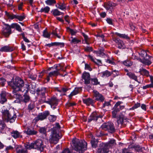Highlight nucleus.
I'll return each mask as SVG.
<instances>
[{"label": "nucleus", "instance_id": "nucleus-32", "mask_svg": "<svg viewBox=\"0 0 153 153\" xmlns=\"http://www.w3.org/2000/svg\"><path fill=\"white\" fill-rule=\"evenodd\" d=\"M53 67L56 69V70L50 72L49 74V76H57L59 74L58 71L59 70L57 69V66L54 65Z\"/></svg>", "mask_w": 153, "mask_h": 153}, {"label": "nucleus", "instance_id": "nucleus-18", "mask_svg": "<svg viewBox=\"0 0 153 153\" xmlns=\"http://www.w3.org/2000/svg\"><path fill=\"white\" fill-rule=\"evenodd\" d=\"M38 91L39 94L41 95L42 100L43 102L44 100H46V96L45 93L47 92L46 88L43 87L41 88L40 89L38 90Z\"/></svg>", "mask_w": 153, "mask_h": 153}, {"label": "nucleus", "instance_id": "nucleus-48", "mask_svg": "<svg viewBox=\"0 0 153 153\" xmlns=\"http://www.w3.org/2000/svg\"><path fill=\"white\" fill-rule=\"evenodd\" d=\"M91 143L93 147L96 148L98 142L97 140H93L91 141Z\"/></svg>", "mask_w": 153, "mask_h": 153}, {"label": "nucleus", "instance_id": "nucleus-53", "mask_svg": "<svg viewBox=\"0 0 153 153\" xmlns=\"http://www.w3.org/2000/svg\"><path fill=\"white\" fill-rule=\"evenodd\" d=\"M8 2L5 1V3L7 4L8 7H11L13 6V0H8Z\"/></svg>", "mask_w": 153, "mask_h": 153}, {"label": "nucleus", "instance_id": "nucleus-64", "mask_svg": "<svg viewBox=\"0 0 153 153\" xmlns=\"http://www.w3.org/2000/svg\"><path fill=\"white\" fill-rule=\"evenodd\" d=\"M151 83L149 84L151 88H153V76H150Z\"/></svg>", "mask_w": 153, "mask_h": 153}, {"label": "nucleus", "instance_id": "nucleus-41", "mask_svg": "<svg viewBox=\"0 0 153 153\" xmlns=\"http://www.w3.org/2000/svg\"><path fill=\"white\" fill-rule=\"evenodd\" d=\"M60 128L59 124L58 123H56L55 124V126L52 129V131H54L58 133L59 130Z\"/></svg>", "mask_w": 153, "mask_h": 153}, {"label": "nucleus", "instance_id": "nucleus-17", "mask_svg": "<svg viewBox=\"0 0 153 153\" xmlns=\"http://www.w3.org/2000/svg\"><path fill=\"white\" fill-rule=\"evenodd\" d=\"M113 41L117 43L118 48L120 49H123L126 48V46L123 42L118 38H115Z\"/></svg>", "mask_w": 153, "mask_h": 153}, {"label": "nucleus", "instance_id": "nucleus-57", "mask_svg": "<svg viewBox=\"0 0 153 153\" xmlns=\"http://www.w3.org/2000/svg\"><path fill=\"white\" fill-rule=\"evenodd\" d=\"M5 82L6 80L4 78L2 77L0 78V84L2 86H4V85Z\"/></svg>", "mask_w": 153, "mask_h": 153}, {"label": "nucleus", "instance_id": "nucleus-22", "mask_svg": "<svg viewBox=\"0 0 153 153\" xmlns=\"http://www.w3.org/2000/svg\"><path fill=\"white\" fill-rule=\"evenodd\" d=\"M6 93L5 91H2L0 94V103L4 104L7 101Z\"/></svg>", "mask_w": 153, "mask_h": 153}, {"label": "nucleus", "instance_id": "nucleus-47", "mask_svg": "<svg viewBox=\"0 0 153 153\" xmlns=\"http://www.w3.org/2000/svg\"><path fill=\"white\" fill-rule=\"evenodd\" d=\"M45 2L47 4L49 5H52L56 3L55 0H47Z\"/></svg>", "mask_w": 153, "mask_h": 153}, {"label": "nucleus", "instance_id": "nucleus-36", "mask_svg": "<svg viewBox=\"0 0 153 153\" xmlns=\"http://www.w3.org/2000/svg\"><path fill=\"white\" fill-rule=\"evenodd\" d=\"M140 73L141 74L146 76H150L149 74V72L146 69L144 68H141L140 69Z\"/></svg>", "mask_w": 153, "mask_h": 153}, {"label": "nucleus", "instance_id": "nucleus-37", "mask_svg": "<svg viewBox=\"0 0 153 153\" xmlns=\"http://www.w3.org/2000/svg\"><path fill=\"white\" fill-rule=\"evenodd\" d=\"M101 76L102 77H108L110 76L111 73L107 70L102 72L101 73Z\"/></svg>", "mask_w": 153, "mask_h": 153}, {"label": "nucleus", "instance_id": "nucleus-20", "mask_svg": "<svg viewBox=\"0 0 153 153\" xmlns=\"http://www.w3.org/2000/svg\"><path fill=\"white\" fill-rule=\"evenodd\" d=\"M24 133L29 135H33L37 134V131L34 130L32 127H29L27 128V130L24 131Z\"/></svg>", "mask_w": 153, "mask_h": 153}, {"label": "nucleus", "instance_id": "nucleus-23", "mask_svg": "<svg viewBox=\"0 0 153 153\" xmlns=\"http://www.w3.org/2000/svg\"><path fill=\"white\" fill-rule=\"evenodd\" d=\"M104 49L103 48H101L98 49L97 51H93L94 53L96 54L97 56L103 57L104 56L105 53H104Z\"/></svg>", "mask_w": 153, "mask_h": 153}, {"label": "nucleus", "instance_id": "nucleus-29", "mask_svg": "<svg viewBox=\"0 0 153 153\" xmlns=\"http://www.w3.org/2000/svg\"><path fill=\"white\" fill-rule=\"evenodd\" d=\"M88 57L92 61L98 65H100L101 64V61L100 60L94 58L93 56L90 55H88Z\"/></svg>", "mask_w": 153, "mask_h": 153}, {"label": "nucleus", "instance_id": "nucleus-61", "mask_svg": "<svg viewBox=\"0 0 153 153\" xmlns=\"http://www.w3.org/2000/svg\"><path fill=\"white\" fill-rule=\"evenodd\" d=\"M61 153H71V152L68 148H66L64 149Z\"/></svg>", "mask_w": 153, "mask_h": 153}, {"label": "nucleus", "instance_id": "nucleus-38", "mask_svg": "<svg viewBox=\"0 0 153 153\" xmlns=\"http://www.w3.org/2000/svg\"><path fill=\"white\" fill-rule=\"evenodd\" d=\"M12 136L14 138H16L19 137L20 136V133L17 131H13L11 133Z\"/></svg>", "mask_w": 153, "mask_h": 153}, {"label": "nucleus", "instance_id": "nucleus-46", "mask_svg": "<svg viewBox=\"0 0 153 153\" xmlns=\"http://www.w3.org/2000/svg\"><path fill=\"white\" fill-rule=\"evenodd\" d=\"M39 131V133L41 134H42L44 135L45 136H46V129L44 127H42L40 128Z\"/></svg>", "mask_w": 153, "mask_h": 153}, {"label": "nucleus", "instance_id": "nucleus-14", "mask_svg": "<svg viewBox=\"0 0 153 153\" xmlns=\"http://www.w3.org/2000/svg\"><path fill=\"white\" fill-rule=\"evenodd\" d=\"M117 118V122L118 125L120 124L126 125L129 120L122 115H120Z\"/></svg>", "mask_w": 153, "mask_h": 153}, {"label": "nucleus", "instance_id": "nucleus-63", "mask_svg": "<svg viewBox=\"0 0 153 153\" xmlns=\"http://www.w3.org/2000/svg\"><path fill=\"white\" fill-rule=\"evenodd\" d=\"M85 69L88 70L90 71L92 70L90 65L88 64H85Z\"/></svg>", "mask_w": 153, "mask_h": 153}, {"label": "nucleus", "instance_id": "nucleus-31", "mask_svg": "<svg viewBox=\"0 0 153 153\" xmlns=\"http://www.w3.org/2000/svg\"><path fill=\"white\" fill-rule=\"evenodd\" d=\"M56 90L60 93H65L68 90V89L66 87H62L60 88H56Z\"/></svg>", "mask_w": 153, "mask_h": 153}, {"label": "nucleus", "instance_id": "nucleus-62", "mask_svg": "<svg viewBox=\"0 0 153 153\" xmlns=\"http://www.w3.org/2000/svg\"><path fill=\"white\" fill-rule=\"evenodd\" d=\"M106 21L110 25H113L112 20L110 18H107Z\"/></svg>", "mask_w": 153, "mask_h": 153}, {"label": "nucleus", "instance_id": "nucleus-9", "mask_svg": "<svg viewBox=\"0 0 153 153\" xmlns=\"http://www.w3.org/2000/svg\"><path fill=\"white\" fill-rule=\"evenodd\" d=\"M30 85H26V88L24 89V91H25V92L23 96L24 98L22 97L21 99H20V103L22 102L26 103L29 101L30 97L29 95L27 94V93L28 92V91L30 89Z\"/></svg>", "mask_w": 153, "mask_h": 153}, {"label": "nucleus", "instance_id": "nucleus-35", "mask_svg": "<svg viewBox=\"0 0 153 153\" xmlns=\"http://www.w3.org/2000/svg\"><path fill=\"white\" fill-rule=\"evenodd\" d=\"M115 34L122 38L127 39H130V38L128 35L126 34H120L117 32H116L115 33Z\"/></svg>", "mask_w": 153, "mask_h": 153}, {"label": "nucleus", "instance_id": "nucleus-25", "mask_svg": "<svg viewBox=\"0 0 153 153\" xmlns=\"http://www.w3.org/2000/svg\"><path fill=\"white\" fill-rule=\"evenodd\" d=\"M13 48L8 46H5L0 49V51L1 52H7L11 51Z\"/></svg>", "mask_w": 153, "mask_h": 153}, {"label": "nucleus", "instance_id": "nucleus-3", "mask_svg": "<svg viewBox=\"0 0 153 153\" xmlns=\"http://www.w3.org/2000/svg\"><path fill=\"white\" fill-rule=\"evenodd\" d=\"M116 144L115 140L113 139H111L107 143H102L100 144V147L97 150L98 153H108L109 152V149L112 148Z\"/></svg>", "mask_w": 153, "mask_h": 153}, {"label": "nucleus", "instance_id": "nucleus-40", "mask_svg": "<svg viewBox=\"0 0 153 153\" xmlns=\"http://www.w3.org/2000/svg\"><path fill=\"white\" fill-rule=\"evenodd\" d=\"M122 62L125 65L128 67L132 65V62L129 60H125Z\"/></svg>", "mask_w": 153, "mask_h": 153}, {"label": "nucleus", "instance_id": "nucleus-16", "mask_svg": "<svg viewBox=\"0 0 153 153\" xmlns=\"http://www.w3.org/2000/svg\"><path fill=\"white\" fill-rule=\"evenodd\" d=\"M17 91L16 89H13L12 92L13 94V97L16 99V100L14 101V103H20V99H21L22 96L18 93V91Z\"/></svg>", "mask_w": 153, "mask_h": 153}, {"label": "nucleus", "instance_id": "nucleus-56", "mask_svg": "<svg viewBox=\"0 0 153 153\" xmlns=\"http://www.w3.org/2000/svg\"><path fill=\"white\" fill-rule=\"evenodd\" d=\"M34 107V105L33 103H31L28 105V108L29 111L32 110Z\"/></svg>", "mask_w": 153, "mask_h": 153}, {"label": "nucleus", "instance_id": "nucleus-4", "mask_svg": "<svg viewBox=\"0 0 153 153\" xmlns=\"http://www.w3.org/2000/svg\"><path fill=\"white\" fill-rule=\"evenodd\" d=\"M24 146L28 149H33L42 151L44 149V145L42 140H38L30 144L29 143L25 144Z\"/></svg>", "mask_w": 153, "mask_h": 153}, {"label": "nucleus", "instance_id": "nucleus-24", "mask_svg": "<svg viewBox=\"0 0 153 153\" xmlns=\"http://www.w3.org/2000/svg\"><path fill=\"white\" fill-rule=\"evenodd\" d=\"M102 117V116L100 115H97L96 114H92L88 118V122H90L93 120L96 121L97 120V119L98 118H101Z\"/></svg>", "mask_w": 153, "mask_h": 153}, {"label": "nucleus", "instance_id": "nucleus-7", "mask_svg": "<svg viewBox=\"0 0 153 153\" xmlns=\"http://www.w3.org/2000/svg\"><path fill=\"white\" fill-rule=\"evenodd\" d=\"M101 128L111 133H113L115 131L114 124L111 122H108L102 124L101 126Z\"/></svg>", "mask_w": 153, "mask_h": 153}, {"label": "nucleus", "instance_id": "nucleus-44", "mask_svg": "<svg viewBox=\"0 0 153 153\" xmlns=\"http://www.w3.org/2000/svg\"><path fill=\"white\" fill-rule=\"evenodd\" d=\"M56 118V116L53 115H50L48 117V120L51 122L55 121Z\"/></svg>", "mask_w": 153, "mask_h": 153}, {"label": "nucleus", "instance_id": "nucleus-19", "mask_svg": "<svg viewBox=\"0 0 153 153\" xmlns=\"http://www.w3.org/2000/svg\"><path fill=\"white\" fill-rule=\"evenodd\" d=\"M82 77L84 80L85 83L88 84L90 83V75L89 73L84 72L82 75Z\"/></svg>", "mask_w": 153, "mask_h": 153}, {"label": "nucleus", "instance_id": "nucleus-59", "mask_svg": "<svg viewBox=\"0 0 153 153\" xmlns=\"http://www.w3.org/2000/svg\"><path fill=\"white\" fill-rule=\"evenodd\" d=\"M1 123L0 124V131L2 132V131L4 129L6 126V125L4 123H2V121H0Z\"/></svg>", "mask_w": 153, "mask_h": 153}, {"label": "nucleus", "instance_id": "nucleus-60", "mask_svg": "<svg viewBox=\"0 0 153 153\" xmlns=\"http://www.w3.org/2000/svg\"><path fill=\"white\" fill-rule=\"evenodd\" d=\"M53 43V46H59V45H62V46H63L64 45V43H61V42H52Z\"/></svg>", "mask_w": 153, "mask_h": 153}, {"label": "nucleus", "instance_id": "nucleus-50", "mask_svg": "<svg viewBox=\"0 0 153 153\" xmlns=\"http://www.w3.org/2000/svg\"><path fill=\"white\" fill-rule=\"evenodd\" d=\"M82 35L84 37V40H85V41H84L85 42L83 43H85L87 44H88L89 43L88 41V36L87 35H86L85 33H82Z\"/></svg>", "mask_w": 153, "mask_h": 153}, {"label": "nucleus", "instance_id": "nucleus-12", "mask_svg": "<svg viewBox=\"0 0 153 153\" xmlns=\"http://www.w3.org/2000/svg\"><path fill=\"white\" fill-rule=\"evenodd\" d=\"M43 102L49 104L52 108L53 106H56L58 104V100L55 97H53L51 98L48 99V100H44Z\"/></svg>", "mask_w": 153, "mask_h": 153}, {"label": "nucleus", "instance_id": "nucleus-54", "mask_svg": "<svg viewBox=\"0 0 153 153\" xmlns=\"http://www.w3.org/2000/svg\"><path fill=\"white\" fill-rule=\"evenodd\" d=\"M139 54L141 56L143 57V58L148 55L146 51L144 50L141 51L139 53Z\"/></svg>", "mask_w": 153, "mask_h": 153}, {"label": "nucleus", "instance_id": "nucleus-15", "mask_svg": "<svg viewBox=\"0 0 153 153\" xmlns=\"http://www.w3.org/2000/svg\"><path fill=\"white\" fill-rule=\"evenodd\" d=\"M93 92L95 100L101 102H103L105 100L104 97L98 92L94 90Z\"/></svg>", "mask_w": 153, "mask_h": 153}, {"label": "nucleus", "instance_id": "nucleus-13", "mask_svg": "<svg viewBox=\"0 0 153 153\" xmlns=\"http://www.w3.org/2000/svg\"><path fill=\"white\" fill-rule=\"evenodd\" d=\"M50 114V112L48 111H46L42 113L39 114L38 116L35 118L36 121L43 120L45 119Z\"/></svg>", "mask_w": 153, "mask_h": 153}, {"label": "nucleus", "instance_id": "nucleus-6", "mask_svg": "<svg viewBox=\"0 0 153 153\" xmlns=\"http://www.w3.org/2000/svg\"><path fill=\"white\" fill-rule=\"evenodd\" d=\"M62 136L60 135L59 133L56 132L54 131H52L49 137V141L51 144H56Z\"/></svg>", "mask_w": 153, "mask_h": 153}, {"label": "nucleus", "instance_id": "nucleus-42", "mask_svg": "<svg viewBox=\"0 0 153 153\" xmlns=\"http://www.w3.org/2000/svg\"><path fill=\"white\" fill-rule=\"evenodd\" d=\"M71 38L72 39L71 40H70V41L71 43V44H77L81 42L80 40L76 38H73V37H71Z\"/></svg>", "mask_w": 153, "mask_h": 153}, {"label": "nucleus", "instance_id": "nucleus-10", "mask_svg": "<svg viewBox=\"0 0 153 153\" xmlns=\"http://www.w3.org/2000/svg\"><path fill=\"white\" fill-rule=\"evenodd\" d=\"M11 28L8 25H4L1 30L2 34L6 37L8 36L11 33Z\"/></svg>", "mask_w": 153, "mask_h": 153}, {"label": "nucleus", "instance_id": "nucleus-49", "mask_svg": "<svg viewBox=\"0 0 153 153\" xmlns=\"http://www.w3.org/2000/svg\"><path fill=\"white\" fill-rule=\"evenodd\" d=\"M56 7L59 9L63 10L65 8V5L64 4H56Z\"/></svg>", "mask_w": 153, "mask_h": 153}, {"label": "nucleus", "instance_id": "nucleus-34", "mask_svg": "<svg viewBox=\"0 0 153 153\" xmlns=\"http://www.w3.org/2000/svg\"><path fill=\"white\" fill-rule=\"evenodd\" d=\"M94 85H97L100 84V82L98 81V80L97 78L95 77L92 78L90 79V82Z\"/></svg>", "mask_w": 153, "mask_h": 153}, {"label": "nucleus", "instance_id": "nucleus-8", "mask_svg": "<svg viewBox=\"0 0 153 153\" xmlns=\"http://www.w3.org/2000/svg\"><path fill=\"white\" fill-rule=\"evenodd\" d=\"M117 5L115 3L112 2L105 4L104 7L109 13H112L114 11V9Z\"/></svg>", "mask_w": 153, "mask_h": 153}, {"label": "nucleus", "instance_id": "nucleus-1", "mask_svg": "<svg viewBox=\"0 0 153 153\" xmlns=\"http://www.w3.org/2000/svg\"><path fill=\"white\" fill-rule=\"evenodd\" d=\"M72 143V149L76 151L73 153H84L87 149V143L84 140L75 138Z\"/></svg>", "mask_w": 153, "mask_h": 153}, {"label": "nucleus", "instance_id": "nucleus-55", "mask_svg": "<svg viewBox=\"0 0 153 153\" xmlns=\"http://www.w3.org/2000/svg\"><path fill=\"white\" fill-rule=\"evenodd\" d=\"M110 102V100L108 102L105 101L104 103L103 104L102 108H105L106 107L110 106L111 105Z\"/></svg>", "mask_w": 153, "mask_h": 153}, {"label": "nucleus", "instance_id": "nucleus-28", "mask_svg": "<svg viewBox=\"0 0 153 153\" xmlns=\"http://www.w3.org/2000/svg\"><path fill=\"white\" fill-rule=\"evenodd\" d=\"M11 27L12 28H15L16 30L20 32L22 31V29L20 26L17 23H13L11 25Z\"/></svg>", "mask_w": 153, "mask_h": 153}, {"label": "nucleus", "instance_id": "nucleus-11", "mask_svg": "<svg viewBox=\"0 0 153 153\" xmlns=\"http://www.w3.org/2000/svg\"><path fill=\"white\" fill-rule=\"evenodd\" d=\"M152 58L153 57L152 56L148 55L143 58V59L138 58V60L139 61L145 65H149L152 63Z\"/></svg>", "mask_w": 153, "mask_h": 153}, {"label": "nucleus", "instance_id": "nucleus-43", "mask_svg": "<svg viewBox=\"0 0 153 153\" xmlns=\"http://www.w3.org/2000/svg\"><path fill=\"white\" fill-rule=\"evenodd\" d=\"M43 36L45 38H49L50 34L48 33L46 29H45L43 32Z\"/></svg>", "mask_w": 153, "mask_h": 153}, {"label": "nucleus", "instance_id": "nucleus-27", "mask_svg": "<svg viewBox=\"0 0 153 153\" xmlns=\"http://www.w3.org/2000/svg\"><path fill=\"white\" fill-rule=\"evenodd\" d=\"M82 90L81 87L75 88L74 89L71 93L70 95L71 96L75 95L79 93Z\"/></svg>", "mask_w": 153, "mask_h": 153}, {"label": "nucleus", "instance_id": "nucleus-30", "mask_svg": "<svg viewBox=\"0 0 153 153\" xmlns=\"http://www.w3.org/2000/svg\"><path fill=\"white\" fill-rule=\"evenodd\" d=\"M126 75L128 76L130 79L134 80L136 81H137V77L134 73L129 72L127 73Z\"/></svg>", "mask_w": 153, "mask_h": 153}, {"label": "nucleus", "instance_id": "nucleus-51", "mask_svg": "<svg viewBox=\"0 0 153 153\" xmlns=\"http://www.w3.org/2000/svg\"><path fill=\"white\" fill-rule=\"evenodd\" d=\"M140 104L139 103L137 102V103L135 104L133 107H132L131 108H130L129 109V110H134L135 109H136L140 107Z\"/></svg>", "mask_w": 153, "mask_h": 153}, {"label": "nucleus", "instance_id": "nucleus-39", "mask_svg": "<svg viewBox=\"0 0 153 153\" xmlns=\"http://www.w3.org/2000/svg\"><path fill=\"white\" fill-rule=\"evenodd\" d=\"M50 7L47 6L44 7L42 8L39 11L41 13H48L50 11Z\"/></svg>", "mask_w": 153, "mask_h": 153}, {"label": "nucleus", "instance_id": "nucleus-2", "mask_svg": "<svg viewBox=\"0 0 153 153\" xmlns=\"http://www.w3.org/2000/svg\"><path fill=\"white\" fill-rule=\"evenodd\" d=\"M8 84L13 89H16L17 91H24L26 88V85L24 84L23 81L19 77H16L15 79H12L8 82Z\"/></svg>", "mask_w": 153, "mask_h": 153}, {"label": "nucleus", "instance_id": "nucleus-5", "mask_svg": "<svg viewBox=\"0 0 153 153\" xmlns=\"http://www.w3.org/2000/svg\"><path fill=\"white\" fill-rule=\"evenodd\" d=\"M1 111L2 114V116L4 118L7 120L8 122L9 121L10 123L14 122L16 117V114L14 113L13 115H12L10 113L4 106L2 107Z\"/></svg>", "mask_w": 153, "mask_h": 153}, {"label": "nucleus", "instance_id": "nucleus-21", "mask_svg": "<svg viewBox=\"0 0 153 153\" xmlns=\"http://www.w3.org/2000/svg\"><path fill=\"white\" fill-rule=\"evenodd\" d=\"M27 149L25 147L24 148L20 145L17 146L16 147V151L17 153H27Z\"/></svg>", "mask_w": 153, "mask_h": 153}, {"label": "nucleus", "instance_id": "nucleus-52", "mask_svg": "<svg viewBox=\"0 0 153 153\" xmlns=\"http://www.w3.org/2000/svg\"><path fill=\"white\" fill-rule=\"evenodd\" d=\"M25 18V16L24 15H16V19L20 21H22Z\"/></svg>", "mask_w": 153, "mask_h": 153}, {"label": "nucleus", "instance_id": "nucleus-26", "mask_svg": "<svg viewBox=\"0 0 153 153\" xmlns=\"http://www.w3.org/2000/svg\"><path fill=\"white\" fill-rule=\"evenodd\" d=\"M83 102L84 103L88 106L90 105H93L94 103L93 100L90 98L83 99Z\"/></svg>", "mask_w": 153, "mask_h": 153}, {"label": "nucleus", "instance_id": "nucleus-58", "mask_svg": "<svg viewBox=\"0 0 153 153\" xmlns=\"http://www.w3.org/2000/svg\"><path fill=\"white\" fill-rule=\"evenodd\" d=\"M7 16L9 19H16V15L10 14L8 13L7 14Z\"/></svg>", "mask_w": 153, "mask_h": 153}, {"label": "nucleus", "instance_id": "nucleus-33", "mask_svg": "<svg viewBox=\"0 0 153 153\" xmlns=\"http://www.w3.org/2000/svg\"><path fill=\"white\" fill-rule=\"evenodd\" d=\"M123 102L121 101H118L116 102L113 108V110L117 112L119 111L120 110L119 106Z\"/></svg>", "mask_w": 153, "mask_h": 153}, {"label": "nucleus", "instance_id": "nucleus-45", "mask_svg": "<svg viewBox=\"0 0 153 153\" xmlns=\"http://www.w3.org/2000/svg\"><path fill=\"white\" fill-rule=\"evenodd\" d=\"M53 13L54 16H57L61 15L62 13L60 12L57 9H55L53 11Z\"/></svg>", "mask_w": 153, "mask_h": 153}]
</instances>
